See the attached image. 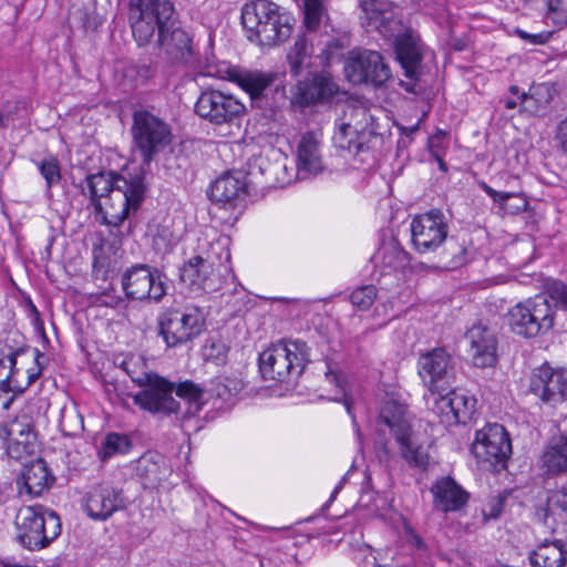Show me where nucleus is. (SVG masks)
I'll return each instance as SVG.
<instances>
[{"mask_svg": "<svg viewBox=\"0 0 567 567\" xmlns=\"http://www.w3.org/2000/svg\"><path fill=\"white\" fill-rule=\"evenodd\" d=\"M361 23L368 31H377L385 39L394 38L396 59L411 82L400 80L399 85L414 93L422 61L421 47L411 32L402 33L403 24L396 8L384 0H361Z\"/></svg>", "mask_w": 567, "mask_h": 567, "instance_id": "nucleus-1", "label": "nucleus"}, {"mask_svg": "<svg viewBox=\"0 0 567 567\" xmlns=\"http://www.w3.org/2000/svg\"><path fill=\"white\" fill-rule=\"evenodd\" d=\"M131 134L134 150L146 166L169 150L174 140L171 125L159 115L144 109L133 113Z\"/></svg>", "mask_w": 567, "mask_h": 567, "instance_id": "nucleus-2", "label": "nucleus"}, {"mask_svg": "<svg viewBox=\"0 0 567 567\" xmlns=\"http://www.w3.org/2000/svg\"><path fill=\"white\" fill-rule=\"evenodd\" d=\"M308 357L305 341L281 340L260 353L259 370L266 380L286 382L297 379L303 372Z\"/></svg>", "mask_w": 567, "mask_h": 567, "instance_id": "nucleus-3", "label": "nucleus"}, {"mask_svg": "<svg viewBox=\"0 0 567 567\" xmlns=\"http://www.w3.org/2000/svg\"><path fill=\"white\" fill-rule=\"evenodd\" d=\"M174 14L173 6L172 12L167 16L163 17L158 13L151 18L153 28L144 38H140L136 31H132V34L138 45H144L150 43L157 32V43L168 61L173 64H187L194 55L193 38L186 30L176 25Z\"/></svg>", "mask_w": 567, "mask_h": 567, "instance_id": "nucleus-4", "label": "nucleus"}, {"mask_svg": "<svg viewBox=\"0 0 567 567\" xmlns=\"http://www.w3.org/2000/svg\"><path fill=\"white\" fill-rule=\"evenodd\" d=\"M18 542L29 550L47 547L61 533L59 516L42 506L21 507L14 520Z\"/></svg>", "mask_w": 567, "mask_h": 567, "instance_id": "nucleus-5", "label": "nucleus"}, {"mask_svg": "<svg viewBox=\"0 0 567 567\" xmlns=\"http://www.w3.org/2000/svg\"><path fill=\"white\" fill-rule=\"evenodd\" d=\"M145 178L142 174L126 177H117L115 188L96 202L95 210L102 216L109 226H120L131 210H137L144 199Z\"/></svg>", "mask_w": 567, "mask_h": 567, "instance_id": "nucleus-6", "label": "nucleus"}, {"mask_svg": "<svg viewBox=\"0 0 567 567\" xmlns=\"http://www.w3.org/2000/svg\"><path fill=\"white\" fill-rule=\"evenodd\" d=\"M508 324L514 333L526 339L544 336L555 324L556 311L544 295L516 303L508 310Z\"/></svg>", "mask_w": 567, "mask_h": 567, "instance_id": "nucleus-7", "label": "nucleus"}, {"mask_svg": "<svg viewBox=\"0 0 567 567\" xmlns=\"http://www.w3.org/2000/svg\"><path fill=\"white\" fill-rule=\"evenodd\" d=\"M380 421L395 436L401 455L406 463L414 467L425 468L429 464V455L421 445L412 440L406 404L393 398L388 399L380 410Z\"/></svg>", "mask_w": 567, "mask_h": 567, "instance_id": "nucleus-8", "label": "nucleus"}, {"mask_svg": "<svg viewBox=\"0 0 567 567\" xmlns=\"http://www.w3.org/2000/svg\"><path fill=\"white\" fill-rule=\"evenodd\" d=\"M159 336L167 347H178L197 338L205 328V315L197 306L169 308L158 317Z\"/></svg>", "mask_w": 567, "mask_h": 567, "instance_id": "nucleus-9", "label": "nucleus"}, {"mask_svg": "<svg viewBox=\"0 0 567 567\" xmlns=\"http://www.w3.org/2000/svg\"><path fill=\"white\" fill-rule=\"evenodd\" d=\"M471 450L477 462L484 467L501 470L505 467L512 454V443L505 427L494 423L476 431Z\"/></svg>", "mask_w": 567, "mask_h": 567, "instance_id": "nucleus-10", "label": "nucleus"}, {"mask_svg": "<svg viewBox=\"0 0 567 567\" xmlns=\"http://www.w3.org/2000/svg\"><path fill=\"white\" fill-rule=\"evenodd\" d=\"M132 381L144 390L133 398L134 403L141 409L153 414L169 415L179 410V403L173 398L174 384L164 378L150 372L141 375H132Z\"/></svg>", "mask_w": 567, "mask_h": 567, "instance_id": "nucleus-11", "label": "nucleus"}, {"mask_svg": "<svg viewBox=\"0 0 567 567\" xmlns=\"http://www.w3.org/2000/svg\"><path fill=\"white\" fill-rule=\"evenodd\" d=\"M164 278L156 268L136 264L123 272L121 285L130 300L158 302L166 295Z\"/></svg>", "mask_w": 567, "mask_h": 567, "instance_id": "nucleus-12", "label": "nucleus"}, {"mask_svg": "<svg viewBox=\"0 0 567 567\" xmlns=\"http://www.w3.org/2000/svg\"><path fill=\"white\" fill-rule=\"evenodd\" d=\"M344 73L354 85L370 83L382 86L392 78L383 56L371 50L351 51L344 64Z\"/></svg>", "mask_w": 567, "mask_h": 567, "instance_id": "nucleus-13", "label": "nucleus"}, {"mask_svg": "<svg viewBox=\"0 0 567 567\" xmlns=\"http://www.w3.org/2000/svg\"><path fill=\"white\" fill-rule=\"evenodd\" d=\"M245 110L235 95L214 89L202 92L195 104L196 114L214 125L233 124Z\"/></svg>", "mask_w": 567, "mask_h": 567, "instance_id": "nucleus-14", "label": "nucleus"}, {"mask_svg": "<svg viewBox=\"0 0 567 567\" xmlns=\"http://www.w3.org/2000/svg\"><path fill=\"white\" fill-rule=\"evenodd\" d=\"M411 240L415 250L426 254L437 249L446 239L449 226L440 209L415 216L410 225Z\"/></svg>", "mask_w": 567, "mask_h": 567, "instance_id": "nucleus-15", "label": "nucleus"}, {"mask_svg": "<svg viewBox=\"0 0 567 567\" xmlns=\"http://www.w3.org/2000/svg\"><path fill=\"white\" fill-rule=\"evenodd\" d=\"M35 441L37 433L30 415L23 413L0 423V447L11 458L21 460L33 453Z\"/></svg>", "mask_w": 567, "mask_h": 567, "instance_id": "nucleus-16", "label": "nucleus"}, {"mask_svg": "<svg viewBox=\"0 0 567 567\" xmlns=\"http://www.w3.org/2000/svg\"><path fill=\"white\" fill-rule=\"evenodd\" d=\"M424 400L426 406L447 424L470 421L476 403L473 396L451 388L445 392L425 393Z\"/></svg>", "mask_w": 567, "mask_h": 567, "instance_id": "nucleus-17", "label": "nucleus"}, {"mask_svg": "<svg viewBox=\"0 0 567 567\" xmlns=\"http://www.w3.org/2000/svg\"><path fill=\"white\" fill-rule=\"evenodd\" d=\"M529 391L547 405L556 406L567 401V370L548 363L535 368L529 379Z\"/></svg>", "mask_w": 567, "mask_h": 567, "instance_id": "nucleus-18", "label": "nucleus"}, {"mask_svg": "<svg viewBox=\"0 0 567 567\" xmlns=\"http://www.w3.org/2000/svg\"><path fill=\"white\" fill-rule=\"evenodd\" d=\"M419 375L427 393L445 392L451 388L454 365L452 357L443 349H433L419 358Z\"/></svg>", "mask_w": 567, "mask_h": 567, "instance_id": "nucleus-19", "label": "nucleus"}, {"mask_svg": "<svg viewBox=\"0 0 567 567\" xmlns=\"http://www.w3.org/2000/svg\"><path fill=\"white\" fill-rule=\"evenodd\" d=\"M465 340L468 343V354L477 368L494 367L497 362V337L489 327L477 323L467 330Z\"/></svg>", "mask_w": 567, "mask_h": 567, "instance_id": "nucleus-20", "label": "nucleus"}, {"mask_svg": "<svg viewBox=\"0 0 567 567\" xmlns=\"http://www.w3.org/2000/svg\"><path fill=\"white\" fill-rule=\"evenodd\" d=\"M181 280L194 291L213 292L221 287V277L213 264L200 256L189 258L179 270Z\"/></svg>", "mask_w": 567, "mask_h": 567, "instance_id": "nucleus-21", "label": "nucleus"}, {"mask_svg": "<svg viewBox=\"0 0 567 567\" xmlns=\"http://www.w3.org/2000/svg\"><path fill=\"white\" fill-rule=\"evenodd\" d=\"M124 507L122 492L110 485H96L85 496V512L94 520H106Z\"/></svg>", "mask_w": 567, "mask_h": 567, "instance_id": "nucleus-22", "label": "nucleus"}, {"mask_svg": "<svg viewBox=\"0 0 567 567\" xmlns=\"http://www.w3.org/2000/svg\"><path fill=\"white\" fill-rule=\"evenodd\" d=\"M248 175L252 179L260 177L265 185L275 187L288 185L293 179V174L287 167V158L280 154H276L275 158L255 156L248 164Z\"/></svg>", "mask_w": 567, "mask_h": 567, "instance_id": "nucleus-23", "label": "nucleus"}, {"mask_svg": "<svg viewBox=\"0 0 567 567\" xmlns=\"http://www.w3.org/2000/svg\"><path fill=\"white\" fill-rule=\"evenodd\" d=\"M171 0H128L127 20L132 31L143 38L151 32V18L162 13L163 17L172 12Z\"/></svg>", "mask_w": 567, "mask_h": 567, "instance_id": "nucleus-24", "label": "nucleus"}, {"mask_svg": "<svg viewBox=\"0 0 567 567\" xmlns=\"http://www.w3.org/2000/svg\"><path fill=\"white\" fill-rule=\"evenodd\" d=\"M321 138L315 132L301 135L297 146V176L301 179L322 171Z\"/></svg>", "mask_w": 567, "mask_h": 567, "instance_id": "nucleus-25", "label": "nucleus"}, {"mask_svg": "<svg viewBox=\"0 0 567 567\" xmlns=\"http://www.w3.org/2000/svg\"><path fill=\"white\" fill-rule=\"evenodd\" d=\"M339 86L326 71L317 73L310 81H300L296 85L295 96L302 105L330 100L338 93Z\"/></svg>", "mask_w": 567, "mask_h": 567, "instance_id": "nucleus-26", "label": "nucleus"}, {"mask_svg": "<svg viewBox=\"0 0 567 567\" xmlns=\"http://www.w3.org/2000/svg\"><path fill=\"white\" fill-rule=\"evenodd\" d=\"M431 493L434 508L444 513L460 511L468 499L467 492L450 476L437 480Z\"/></svg>", "mask_w": 567, "mask_h": 567, "instance_id": "nucleus-27", "label": "nucleus"}, {"mask_svg": "<svg viewBox=\"0 0 567 567\" xmlns=\"http://www.w3.org/2000/svg\"><path fill=\"white\" fill-rule=\"evenodd\" d=\"M269 21L249 39L260 47H275L290 38L292 25L289 16L280 7L274 11Z\"/></svg>", "mask_w": 567, "mask_h": 567, "instance_id": "nucleus-28", "label": "nucleus"}, {"mask_svg": "<svg viewBox=\"0 0 567 567\" xmlns=\"http://www.w3.org/2000/svg\"><path fill=\"white\" fill-rule=\"evenodd\" d=\"M53 481L54 477L49 472L45 461L38 458L29 465H25L17 480L19 494L40 496L49 488Z\"/></svg>", "mask_w": 567, "mask_h": 567, "instance_id": "nucleus-29", "label": "nucleus"}, {"mask_svg": "<svg viewBox=\"0 0 567 567\" xmlns=\"http://www.w3.org/2000/svg\"><path fill=\"white\" fill-rule=\"evenodd\" d=\"M247 193L245 176L240 173H227L217 178L210 187V199L223 204L235 206Z\"/></svg>", "mask_w": 567, "mask_h": 567, "instance_id": "nucleus-30", "label": "nucleus"}, {"mask_svg": "<svg viewBox=\"0 0 567 567\" xmlns=\"http://www.w3.org/2000/svg\"><path fill=\"white\" fill-rule=\"evenodd\" d=\"M277 7L278 4L270 0H251L244 4L241 23L248 40L252 38V33L267 24Z\"/></svg>", "mask_w": 567, "mask_h": 567, "instance_id": "nucleus-31", "label": "nucleus"}, {"mask_svg": "<svg viewBox=\"0 0 567 567\" xmlns=\"http://www.w3.org/2000/svg\"><path fill=\"white\" fill-rule=\"evenodd\" d=\"M566 547L560 539L543 542L529 554L532 567H564L567 563Z\"/></svg>", "mask_w": 567, "mask_h": 567, "instance_id": "nucleus-32", "label": "nucleus"}, {"mask_svg": "<svg viewBox=\"0 0 567 567\" xmlns=\"http://www.w3.org/2000/svg\"><path fill=\"white\" fill-rule=\"evenodd\" d=\"M374 259L381 276L403 271L410 264L409 252L394 243L383 245Z\"/></svg>", "mask_w": 567, "mask_h": 567, "instance_id": "nucleus-33", "label": "nucleus"}, {"mask_svg": "<svg viewBox=\"0 0 567 567\" xmlns=\"http://www.w3.org/2000/svg\"><path fill=\"white\" fill-rule=\"evenodd\" d=\"M117 177L126 176L111 172L90 174L81 184V192L84 196L90 197L92 205L95 207L96 202L103 200L115 188Z\"/></svg>", "mask_w": 567, "mask_h": 567, "instance_id": "nucleus-34", "label": "nucleus"}, {"mask_svg": "<svg viewBox=\"0 0 567 567\" xmlns=\"http://www.w3.org/2000/svg\"><path fill=\"white\" fill-rule=\"evenodd\" d=\"M554 97V90L547 83L533 85L528 93L519 95L520 111L529 115H542L546 112Z\"/></svg>", "mask_w": 567, "mask_h": 567, "instance_id": "nucleus-35", "label": "nucleus"}, {"mask_svg": "<svg viewBox=\"0 0 567 567\" xmlns=\"http://www.w3.org/2000/svg\"><path fill=\"white\" fill-rule=\"evenodd\" d=\"M543 466L550 474L567 472V435L554 436L542 455Z\"/></svg>", "mask_w": 567, "mask_h": 567, "instance_id": "nucleus-36", "label": "nucleus"}, {"mask_svg": "<svg viewBox=\"0 0 567 567\" xmlns=\"http://www.w3.org/2000/svg\"><path fill=\"white\" fill-rule=\"evenodd\" d=\"M347 117L348 113H344L343 117L337 122L332 141L336 147L358 154L362 148V144L357 142L359 128L350 120L347 121Z\"/></svg>", "mask_w": 567, "mask_h": 567, "instance_id": "nucleus-37", "label": "nucleus"}, {"mask_svg": "<svg viewBox=\"0 0 567 567\" xmlns=\"http://www.w3.org/2000/svg\"><path fill=\"white\" fill-rule=\"evenodd\" d=\"M483 190L499 205V207L509 214H517L526 210L527 200L519 193L514 192H497L486 183L481 184Z\"/></svg>", "mask_w": 567, "mask_h": 567, "instance_id": "nucleus-38", "label": "nucleus"}, {"mask_svg": "<svg viewBox=\"0 0 567 567\" xmlns=\"http://www.w3.org/2000/svg\"><path fill=\"white\" fill-rule=\"evenodd\" d=\"M483 190L499 205V207L509 214H517L526 210L527 200L519 193L514 192H497L486 183L481 184Z\"/></svg>", "mask_w": 567, "mask_h": 567, "instance_id": "nucleus-39", "label": "nucleus"}, {"mask_svg": "<svg viewBox=\"0 0 567 567\" xmlns=\"http://www.w3.org/2000/svg\"><path fill=\"white\" fill-rule=\"evenodd\" d=\"M483 190L499 205V207L509 214H517L526 210L527 200L519 193L514 192H497L486 183L481 184Z\"/></svg>", "mask_w": 567, "mask_h": 567, "instance_id": "nucleus-40", "label": "nucleus"}, {"mask_svg": "<svg viewBox=\"0 0 567 567\" xmlns=\"http://www.w3.org/2000/svg\"><path fill=\"white\" fill-rule=\"evenodd\" d=\"M310 48L307 40L303 37L298 38L287 54L289 73L292 76H299L310 65Z\"/></svg>", "mask_w": 567, "mask_h": 567, "instance_id": "nucleus-41", "label": "nucleus"}, {"mask_svg": "<svg viewBox=\"0 0 567 567\" xmlns=\"http://www.w3.org/2000/svg\"><path fill=\"white\" fill-rule=\"evenodd\" d=\"M59 426L65 436H76L83 431V417L74 405H64L60 410Z\"/></svg>", "mask_w": 567, "mask_h": 567, "instance_id": "nucleus-42", "label": "nucleus"}, {"mask_svg": "<svg viewBox=\"0 0 567 567\" xmlns=\"http://www.w3.org/2000/svg\"><path fill=\"white\" fill-rule=\"evenodd\" d=\"M272 79L260 72H248L240 76V86L249 93L251 99H256L267 89Z\"/></svg>", "mask_w": 567, "mask_h": 567, "instance_id": "nucleus-43", "label": "nucleus"}, {"mask_svg": "<svg viewBox=\"0 0 567 567\" xmlns=\"http://www.w3.org/2000/svg\"><path fill=\"white\" fill-rule=\"evenodd\" d=\"M130 446L131 444L126 435L109 433L102 443L99 455L102 460H107L115 454L126 453Z\"/></svg>", "mask_w": 567, "mask_h": 567, "instance_id": "nucleus-44", "label": "nucleus"}, {"mask_svg": "<svg viewBox=\"0 0 567 567\" xmlns=\"http://www.w3.org/2000/svg\"><path fill=\"white\" fill-rule=\"evenodd\" d=\"M243 385V381L237 377H219L214 391L218 398L228 401L241 391Z\"/></svg>", "mask_w": 567, "mask_h": 567, "instance_id": "nucleus-45", "label": "nucleus"}, {"mask_svg": "<svg viewBox=\"0 0 567 567\" xmlns=\"http://www.w3.org/2000/svg\"><path fill=\"white\" fill-rule=\"evenodd\" d=\"M324 12L323 0H305V25L308 30H316Z\"/></svg>", "mask_w": 567, "mask_h": 567, "instance_id": "nucleus-46", "label": "nucleus"}, {"mask_svg": "<svg viewBox=\"0 0 567 567\" xmlns=\"http://www.w3.org/2000/svg\"><path fill=\"white\" fill-rule=\"evenodd\" d=\"M377 298V288L373 285L362 286L350 295V301L359 310H368Z\"/></svg>", "mask_w": 567, "mask_h": 567, "instance_id": "nucleus-47", "label": "nucleus"}, {"mask_svg": "<svg viewBox=\"0 0 567 567\" xmlns=\"http://www.w3.org/2000/svg\"><path fill=\"white\" fill-rule=\"evenodd\" d=\"M547 505L549 512L567 519V483L549 494Z\"/></svg>", "mask_w": 567, "mask_h": 567, "instance_id": "nucleus-48", "label": "nucleus"}, {"mask_svg": "<svg viewBox=\"0 0 567 567\" xmlns=\"http://www.w3.org/2000/svg\"><path fill=\"white\" fill-rule=\"evenodd\" d=\"M547 300L551 299L556 307L567 310V285L560 280H549L543 293Z\"/></svg>", "mask_w": 567, "mask_h": 567, "instance_id": "nucleus-49", "label": "nucleus"}, {"mask_svg": "<svg viewBox=\"0 0 567 567\" xmlns=\"http://www.w3.org/2000/svg\"><path fill=\"white\" fill-rule=\"evenodd\" d=\"M38 167L47 182L48 188H51L53 185H56L60 182V165L55 158H45L39 163Z\"/></svg>", "mask_w": 567, "mask_h": 567, "instance_id": "nucleus-50", "label": "nucleus"}, {"mask_svg": "<svg viewBox=\"0 0 567 567\" xmlns=\"http://www.w3.org/2000/svg\"><path fill=\"white\" fill-rule=\"evenodd\" d=\"M187 408L181 417V427L185 433L197 431L199 421L196 419L202 409V402H188Z\"/></svg>", "mask_w": 567, "mask_h": 567, "instance_id": "nucleus-51", "label": "nucleus"}, {"mask_svg": "<svg viewBox=\"0 0 567 567\" xmlns=\"http://www.w3.org/2000/svg\"><path fill=\"white\" fill-rule=\"evenodd\" d=\"M176 394L183 398L186 403L202 402L203 398L202 389L192 381L181 382L176 389Z\"/></svg>", "mask_w": 567, "mask_h": 567, "instance_id": "nucleus-52", "label": "nucleus"}, {"mask_svg": "<svg viewBox=\"0 0 567 567\" xmlns=\"http://www.w3.org/2000/svg\"><path fill=\"white\" fill-rule=\"evenodd\" d=\"M25 349L24 348H18L13 351H11L10 353H8L6 355L8 362H9V373L8 375L0 381V388L3 390V391H9L10 390V384L14 382V378L18 373V369H17V358L24 353Z\"/></svg>", "mask_w": 567, "mask_h": 567, "instance_id": "nucleus-53", "label": "nucleus"}, {"mask_svg": "<svg viewBox=\"0 0 567 567\" xmlns=\"http://www.w3.org/2000/svg\"><path fill=\"white\" fill-rule=\"evenodd\" d=\"M204 351L207 359L218 362L226 358L227 347L224 342L212 339L206 342Z\"/></svg>", "mask_w": 567, "mask_h": 567, "instance_id": "nucleus-54", "label": "nucleus"}, {"mask_svg": "<svg viewBox=\"0 0 567 567\" xmlns=\"http://www.w3.org/2000/svg\"><path fill=\"white\" fill-rule=\"evenodd\" d=\"M33 352V359H34V367L30 368L28 370V381L25 384V388L31 385L33 382H35L42 374L43 370V360L45 359V355L37 348L32 350Z\"/></svg>", "mask_w": 567, "mask_h": 567, "instance_id": "nucleus-55", "label": "nucleus"}, {"mask_svg": "<svg viewBox=\"0 0 567 567\" xmlns=\"http://www.w3.org/2000/svg\"><path fill=\"white\" fill-rule=\"evenodd\" d=\"M555 141L557 143L558 148L564 154H567V116L557 124L555 132Z\"/></svg>", "mask_w": 567, "mask_h": 567, "instance_id": "nucleus-56", "label": "nucleus"}, {"mask_svg": "<svg viewBox=\"0 0 567 567\" xmlns=\"http://www.w3.org/2000/svg\"><path fill=\"white\" fill-rule=\"evenodd\" d=\"M97 300L102 306L110 308H117L120 305L124 302L123 298L121 296H117L114 290L103 291L99 296Z\"/></svg>", "mask_w": 567, "mask_h": 567, "instance_id": "nucleus-57", "label": "nucleus"}, {"mask_svg": "<svg viewBox=\"0 0 567 567\" xmlns=\"http://www.w3.org/2000/svg\"><path fill=\"white\" fill-rule=\"evenodd\" d=\"M504 499L501 496L493 497L487 506L488 512L485 513V515L489 518H496L502 512Z\"/></svg>", "mask_w": 567, "mask_h": 567, "instance_id": "nucleus-58", "label": "nucleus"}, {"mask_svg": "<svg viewBox=\"0 0 567 567\" xmlns=\"http://www.w3.org/2000/svg\"><path fill=\"white\" fill-rule=\"evenodd\" d=\"M518 34L522 39H528L532 43H543L545 41V37L543 34H528L525 31H518Z\"/></svg>", "mask_w": 567, "mask_h": 567, "instance_id": "nucleus-59", "label": "nucleus"}, {"mask_svg": "<svg viewBox=\"0 0 567 567\" xmlns=\"http://www.w3.org/2000/svg\"><path fill=\"white\" fill-rule=\"evenodd\" d=\"M217 244L220 245L223 248H226L225 260L229 261V259H230V252L228 250L229 238L227 236H223V237L218 238Z\"/></svg>", "mask_w": 567, "mask_h": 567, "instance_id": "nucleus-60", "label": "nucleus"}, {"mask_svg": "<svg viewBox=\"0 0 567 567\" xmlns=\"http://www.w3.org/2000/svg\"><path fill=\"white\" fill-rule=\"evenodd\" d=\"M501 102H503L505 107L508 110H513L518 105L520 106V100H518L517 96L515 99H503Z\"/></svg>", "mask_w": 567, "mask_h": 567, "instance_id": "nucleus-61", "label": "nucleus"}, {"mask_svg": "<svg viewBox=\"0 0 567 567\" xmlns=\"http://www.w3.org/2000/svg\"><path fill=\"white\" fill-rule=\"evenodd\" d=\"M132 363H133L132 360H126L122 364L123 370L127 373V375L131 379H132V375H141L143 373V372L136 373L133 369H131Z\"/></svg>", "mask_w": 567, "mask_h": 567, "instance_id": "nucleus-62", "label": "nucleus"}, {"mask_svg": "<svg viewBox=\"0 0 567 567\" xmlns=\"http://www.w3.org/2000/svg\"><path fill=\"white\" fill-rule=\"evenodd\" d=\"M346 480H347V476H343L342 480L339 482V484L334 487V489L331 493L330 499H329L330 502H332L336 498V496L338 495V493L341 491Z\"/></svg>", "mask_w": 567, "mask_h": 567, "instance_id": "nucleus-63", "label": "nucleus"}, {"mask_svg": "<svg viewBox=\"0 0 567 567\" xmlns=\"http://www.w3.org/2000/svg\"><path fill=\"white\" fill-rule=\"evenodd\" d=\"M350 111V117L354 116V115H364L365 114V111L361 107H350L349 109Z\"/></svg>", "mask_w": 567, "mask_h": 567, "instance_id": "nucleus-64", "label": "nucleus"}]
</instances>
